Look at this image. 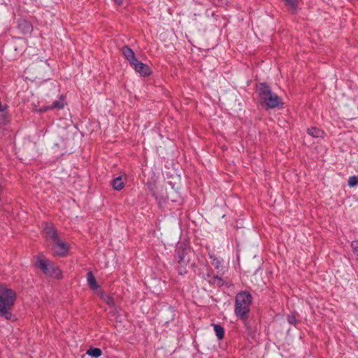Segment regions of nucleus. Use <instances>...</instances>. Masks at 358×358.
<instances>
[{
  "mask_svg": "<svg viewBox=\"0 0 358 358\" xmlns=\"http://www.w3.org/2000/svg\"><path fill=\"white\" fill-rule=\"evenodd\" d=\"M215 335L219 341H222L224 337V328L220 324H213Z\"/></svg>",
  "mask_w": 358,
  "mask_h": 358,
  "instance_id": "nucleus-13",
  "label": "nucleus"
},
{
  "mask_svg": "<svg viewBox=\"0 0 358 358\" xmlns=\"http://www.w3.org/2000/svg\"><path fill=\"white\" fill-rule=\"evenodd\" d=\"M131 66L134 67L135 71L140 73V75L143 77L148 76L151 74L152 71L150 70V66L138 59L136 62H134Z\"/></svg>",
  "mask_w": 358,
  "mask_h": 358,
  "instance_id": "nucleus-6",
  "label": "nucleus"
},
{
  "mask_svg": "<svg viewBox=\"0 0 358 358\" xmlns=\"http://www.w3.org/2000/svg\"><path fill=\"white\" fill-rule=\"evenodd\" d=\"M64 96L63 95H61L58 100L55 101L51 105L48 106H44L41 108L39 110L41 113H45L49 110H52L55 108L62 109L64 107Z\"/></svg>",
  "mask_w": 358,
  "mask_h": 358,
  "instance_id": "nucleus-10",
  "label": "nucleus"
},
{
  "mask_svg": "<svg viewBox=\"0 0 358 358\" xmlns=\"http://www.w3.org/2000/svg\"><path fill=\"white\" fill-rule=\"evenodd\" d=\"M252 299V296L248 291H241L235 297L234 313L246 325Z\"/></svg>",
  "mask_w": 358,
  "mask_h": 358,
  "instance_id": "nucleus-3",
  "label": "nucleus"
},
{
  "mask_svg": "<svg viewBox=\"0 0 358 358\" xmlns=\"http://www.w3.org/2000/svg\"><path fill=\"white\" fill-rule=\"evenodd\" d=\"M54 243L56 248L55 252L57 255L65 257L68 254L69 247L67 243L62 242L60 238L58 239V241H55Z\"/></svg>",
  "mask_w": 358,
  "mask_h": 358,
  "instance_id": "nucleus-8",
  "label": "nucleus"
},
{
  "mask_svg": "<svg viewBox=\"0 0 358 358\" xmlns=\"http://www.w3.org/2000/svg\"><path fill=\"white\" fill-rule=\"evenodd\" d=\"M307 133L310 136L314 137V138H320L323 137V135L324 134V132L323 130H321L317 127H310L307 129Z\"/></svg>",
  "mask_w": 358,
  "mask_h": 358,
  "instance_id": "nucleus-15",
  "label": "nucleus"
},
{
  "mask_svg": "<svg viewBox=\"0 0 358 358\" xmlns=\"http://www.w3.org/2000/svg\"><path fill=\"white\" fill-rule=\"evenodd\" d=\"M212 264L216 268H218L220 267V262L218 259H217L216 258H213V262H212Z\"/></svg>",
  "mask_w": 358,
  "mask_h": 358,
  "instance_id": "nucleus-21",
  "label": "nucleus"
},
{
  "mask_svg": "<svg viewBox=\"0 0 358 358\" xmlns=\"http://www.w3.org/2000/svg\"><path fill=\"white\" fill-rule=\"evenodd\" d=\"M351 247L353 250V252L358 255V241H354L351 243Z\"/></svg>",
  "mask_w": 358,
  "mask_h": 358,
  "instance_id": "nucleus-20",
  "label": "nucleus"
},
{
  "mask_svg": "<svg viewBox=\"0 0 358 358\" xmlns=\"http://www.w3.org/2000/svg\"><path fill=\"white\" fill-rule=\"evenodd\" d=\"M114 1L117 6H121L122 4V0H114Z\"/></svg>",
  "mask_w": 358,
  "mask_h": 358,
  "instance_id": "nucleus-24",
  "label": "nucleus"
},
{
  "mask_svg": "<svg viewBox=\"0 0 358 358\" xmlns=\"http://www.w3.org/2000/svg\"><path fill=\"white\" fill-rule=\"evenodd\" d=\"M287 320L289 324L292 325H296V324L297 323V319L294 314L288 315L287 317Z\"/></svg>",
  "mask_w": 358,
  "mask_h": 358,
  "instance_id": "nucleus-19",
  "label": "nucleus"
},
{
  "mask_svg": "<svg viewBox=\"0 0 358 358\" xmlns=\"http://www.w3.org/2000/svg\"><path fill=\"white\" fill-rule=\"evenodd\" d=\"M86 354L92 357L98 358L102 355V350L98 348L91 347L87 350Z\"/></svg>",
  "mask_w": 358,
  "mask_h": 358,
  "instance_id": "nucleus-16",
  "label": "nucleus"
},
{
  "mask_svg": "<svg viewBox=\"0 0 358 358\" xmlns=\"http://www.w3.org/2000/svg\"><path fill=\"white\" fill-rule=\"evenodd\" d=\"M111 184H112L113 189L117 191H120V190L122 189L124 187V183L123 182V179H122V176H118V177L114 178L112 180Z\"/></svg>",
  "mask_w": 358,
  "mask_h": 358,
  "instance_id": "nucleus-14",
  "label": "nucleus"
},
{
  "mask_svg": "<svg viewBox=\"0 0 358 358\" xmlns=\"http://www.w3.org/2000/svg\"><path fill=\"white\" fill-rule=\"evenodd\" d=\"M193 254L189 245L185 242H180L175 249L173 261L176 264V269L178 274L184 275L187 273V266L190 262Z\"/></svg>",
  "mask_w": 358,
  "mask_h": 358,
  "instance_id": "nucleus-2",
  "label": "nucleus"
},
{
  "mask_svg": "<svg viewBox=\"0 0 358 358\" xmlns=\"http://www.w3.org/2000/svg\"><path fill=\"white\" fill-rule=\"evenodd\" d=\"M16 292L0 283V317L9 321H14L16 317L11 313L16 300Z\"/></svg>",
  "mask_w": 358,
  "mask_h": 358,
  "instance_id": "nucleus-1",
  "label": "nucleus"
},
{
  "mask_svg": "<svg viewBox=\"0 0 358 358\" xmlns=\"http://www.w3.org/2000/svg\"><path fill=\"white\" fill-rule=\"evenodd\" d=\"M244 325H245V327L246 328L247 331H250L251 330V327L249 325V322H248V319L247 320V325L244 323Z\"/></svg>",
  "mask_w": 358,
  "mask_h": 358,
  "instance_id": "nucleus-23",
  "label": "nucleus"
},
{
  "mask_svg": "<svg viewBox=\"0 0 358 358\" xmlns=\"http://www.w3.org/2000/svg\"><path fill=\"white\" fill-rule=\"evenodd\" d=\"M122 53L131 65L136 62L137 58L136 57L134 52L128 45H124L122 48Z\"/></svg>",
  "mask_w": 358,
  "mask_h": 358,
  "instance_id": "nucleus-11",
  "label": "nucleus"
},
{
  "mask_svg": "<svg viewBox=\"0 0 358 358\" xmlns=\"http://www.w3.org/2000/svg\"><path fill=\"white\" fill-rule=\"evenodd\" d=\"M207 277H210V274L209 273H207Z\"/></svg>",
  "mask_w": 358,
  "mask_h": 358,
  "instance_id": "nucleus-25",
  "label": "nucleus"
},
{
  "mask_svg": "<svg viewBox=\"0 0 358 358\" xmlns=\"http://www.w3.org/2000/svg\"><path fill=\"white\" fill-rule=\"evenodd\" d=\"M44 231L46 236L53 242L58 241L59 237L58 236L57 230L52 223H45Z\"/></svg>",
  "mask_w": 358,
  "mask_h": 358,
  "instance_id": "nucleus-7",
  "label": "nucleus"
},
{
  "mask_svg": "<svg viewBox=\"0 0 358 358\" xmlns=\"http://www.w3.org/2000/svg\"><path fill=\"white\" fill-rule=\"evenodd\" d=\"M210 283L212 284H217L219 287H221L223 285V279L221 277H219L217 275H214L212 278V280H209Z\"/></svg>",
  "mask_w": 358,
  "mask_h": 358,
  "instance_id": "nucleus-17",
  "label": "nucleus"
},
{
  "mask_svg": "<svg viewBox=\"0 0 358 358\" xmlns=\"http://www.w3.org/2000/svg\"><path fill=\"white\" fill-rule=\"evenodd\" d=\"M357 259H358V255H357Z\"/></svg>",
  "mask_w": 358,
  "mask_h": 358,
  "instance_id": "nucleus-27",
  "label": "nucleus"
},
{
  "mask_svg": "<svg viewBox=\"0 0 358 358\" xmlns=\"http://www.w3.org/2000/svg\"><path fill=\"white\" fill-rule=\"evenodd\" d=\"M35 266L47 276L56 279H62L63 278L60 268L48 259L38 258L35 263Z\"/></svg>",
  "mask_w": 358,
  "mask_h": 358,
  "instance_id": "nucleus-5",
  "label": "nucleus"
},
{
  "mask_svg": "<svg viewBox=\"0 0 358 358\" xmlns=\"http://www.w3.org/2000/svg\"><path fill=\"white\" fill-rule=\"evenodd\" d=\"M87 280L89 287L92 290H96L100 288L99 285L97 283L96 280L92 273V271H89L87 274Z\"/></svg>",
  "mask_w": 358,
  "mask_h": 358,
  "instance_id": "nucleus-12",
  "label": "nucleus"
},
{
  "mask_svg": "<svg viewBox=\"0 0 358 358\" xmlns=\"http://www.w3.org/2000/svg\"><path fill=\"white\" fill-rule=\"evenodd\" d=\"M258 95L262 104L267 108H282L284 103L282 99L273 92L271 87L266 83H260L257 86Z\"/></svg>",
  "mask_w": 358,
  "mask_h": 358,
  "instance_id": "nucleus-4",
  "label": "nucleus"
},
{
  "mask_svg": "<svg viewBox=\"0 0 358 358\" xmlns=\"http://www.w3.org/2000/svg\"><path fill=\"white\" fill-rule=\"evenodd\" d=\"M106 303L109 306L114 305L113 299L112 297H110V296H108L107 300H106Z\"/></svg>",
  "mask_w": 358,
  "mask_h": 358,
  "instance_id": "nucleus-22",
  "label": "nucleus"
},
{
  "mask_svg": "<svg viewBox=\"0 0 358 358\" xmlns=\"http://www.w3.org/2000/svg\"><path fill=\"white\" fill-rule=\"evenodd\" d=\"M358 185V177L356 176H350L348 179V185L354 187Z\"/></svg>",
  "mask_w": 358,
  "mask_h": 358,
  "instance_id": "nucleus-18",
  "label": "nucleus"
},
{
  "mask_svg": "<svg viewBox=\"0 0 358 358\" xmlns=\"http://www.w3.org/2000/svg\"><path fill=\"white\" fill-rule=\"evenodd\" d=\"M192 266H195V264H194V263H193V264H192Z\"/></svg>",
  "mask_w": 358,
  "mask_h": 358,
  "instance_id": "nucleus-26",
  "label": "nucleus"
},
{
  "mask_svg": "<svg viewBox=\"0 0 358 358\" xmlns=\"http://www.w3.org/2000/svg\"><path fill=\"white\" fill-rule=\"evenodd\" d=\"M17 29L22 34H30L33 31V25L31 22L27 20H20Z\"/></svg>",
  "mask_w": 358,
  "mask_h": 358,
  "instance_id": "nucleus-9",
  "label": "nucleus"
}]
</instances>
